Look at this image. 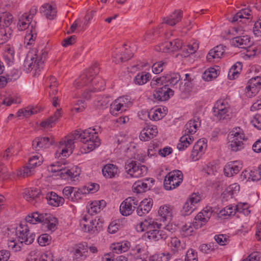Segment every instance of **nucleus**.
Wrapping results in <instances>:
<instances>
[{"label": "nucleus", "instance_id": "obj_1", "mask_svg": "<svg viewBox=\"0 0 261 261\" xmlns=\"http://www.w3.org/2000/svg\"><path fill=\"white\" fill-rule=\"evenodd\" d=\"M77 138L80 139V141L83 143L82 148L85 150V153L93 150L100 144V139L95 132V129L89 128L81 133L79 131H75L71 138L68 139L66 141H64V143L62 141L60 142V144H64L65 147L62 148L61 151L56 152L55 157L59 158L61 155L66 157L71 154L74 147V141Z\"/></svg>", "mask_w": 261, "mask_h": 261}, {"label": "nucleus", "instance_id": "obj_2", "mask_svg": "<svg viewBox=\"0 0 261 261\" xmlns=\"http://www.w3.org/2000/svg\"><path fill=\"white\" fill-rule=\"evenodd\" d=\"M213 212L212 207L206 206L195 217V221L193 224L189 223L182 226L180 230V234L184 237L192 235L194 229L201 227L210 219Z\"/></svg>", "mask_w": 261, "mask_h": 261}, {"label": "nucleus", "instance_id": "obj_3", "mask_svg": "<svg viewBox=\"0 0 261 261\" xmlns=\"http://www.w3.org/2000/svg\"><path fill=\"white\" fill-rule=\"evenodd\" d=\"M245 139V135L241 133L240 127L235 128L228 135V146L232 151L237 152L244 148L242 140Z\"/></svg>", "mask_w": 261, "mask_h": 261}, {"label": "nucleus", "instance_id": "obj_4", "mask_svg": "<svg viewBox=\"0 0 261 261\" xmlns=\"http://www.w3.org/2000/svg\"><path fill=\"white\" fill-rule=\"evenodd\" d=\"M126 172L132 177L138 178L147 173V168L141 165L139 163L133 160H128L125 164Z\"/></svg>", "mask_w": 261, "mask_h": 261}, {"label": "nucleus", "instance_id": "obj_5", "mask_svg": "<svg viewBox=\"0 0 261 261\" xmlns=\"http://www.w3.org/2000/svg\"><path fill=\"white\" fill-rule=\"evenodd\" d=\"M229 108V105L226 100L219 99L213 108V114L219 120H228L230 119Z\"/></svg>", "mask_w": 261, "mask_h": 261}, {"label": "nucleus", "instance_id": "obj_6", "mask_svg": "<svg viewBox=\"0 0 261 261\" xmlns=\"http://www.w3.org/2000/svg\"><path fill=\"white\" fill-rule=\"evenodd\" d=\"M46 53L42 52L40 55L35 54V57L29 54L23 63V70L26 72H30L33 68L35 70L39 69L44 62L43 58H45Z\"/></svg>", "mask_w": 261, "mask_h": 261}, {"label": "nucleus", "instance_id": "obj_7", "mask_svg": "<svg viewBox=\"0 0 261 261\" xmlns=\"http://www.w3.org/2000/svg\"><path fill=\"white\" fill-rule=\"evenodd\" d=\"M183 174L181 171L176 170L170 172L166 176L164 186L166 190H171L178 187L182 181Z\"/></svg>", "mask_w": 261, "mask_h": 261}, {"label": "nucleus", "instance_id": "obj_8", "mask_svg": "<svg viewBox=\"0 0 261 261\" xmlns=\"http://www.w3.org/2000/svg\"><path fill=\"white\" fill-rule=\"evenodd\" d=\"M15 234L18 241L21 243H25L26 245L32 244L34 240L35 236L29 232L28 226L27 225L20 224L17 227L15 230Z\"/></svg>", "mask_w": 261, "mask_h": 261}, {"label": "nucleus", "instance_id": "obj_9", "mask_svg": "<svg viewBox=\"0 0 261 261\" xmlns=\"http://www.w3.org/2000/svg\"><path fill=\"white\" fill-rule=\"evenodd\" d=\"M161 226V223H158L152 218H148L137 225L136 229L138 232L146 231V235L148 238L150 233L153 232V231L157 228L160 229Z\"/></svg>", "mask_w": 261, "mask_h": 261}, {"label": "nucleus", "instance_id": "obj_10", "mask_svg": "<svg viewBox=\"0 0 261 261\" xmlns=\"http://www.w3.org/2000/svg\"><path fill=\"white\" fill-rule=\"evenodd\" d=\"M138 204V201L136 198L128 197L121 203L120 206V212L123 216H129L134 211Z\"/></svg>", "mask_w": 261, "mask_h": 261}, {"label": "nucleus", "instance_id": "obj_11", "mask_svg": "<svg viewBox=\"0 0 261 261\" xmlns=\"http://www.w3.org/2000/svg\"><path fill=\"white\" fill-rule=\"evenodd\" d=\"M200 196L198 194L193 193L185 203L181 211L182 216L190 215L196 208L195 204L200 201Z\"/></svg>", "mask_w": 261, "mask_h": 261}, {"label": "nucleus", "instance_id": "obj_12", "mask_svg": "<svg viewBox=\"0 0 261 261\" xmlns=\"http://www.w3.org/2000/svg\"><path fill=\"white\" fill-rule=\"evenodd\" d=\"M174 91L168 88L166 85L161 87H157L153 93L154 99L159 101H165L168 100L170 96H173Z\"/></svg>", "mask_w": 261, "mask_h": 261}, {"label": "nucleus", "instance_id": "obj_13", "mask_svg": "<svg viewBox=\"0 0 261 261\" xmlns=\"http://www.w3.org/2000/svg\"><path fill=\"white\" fill-rule=\"evenodd\" d=\"M103 226V221L99 217H96L93 220L90 221V224H82L81 227L85 232H92L94 233L101 230Z\"/></svg>", "mask_w": 261, "mask_h": 261}, {"label": "nucleus", "instance_id": "obj_14", "mask_svg": "<svg viewBox=\"0 0 261 261\" xmlns=\"http://www.w3.org/2000/svg\"><path fill=\"white\" fill-rule=\"evenodd\" d=\"M55 143L54 140L49 137H37L32 142L33 148L35 150H39L42 148H49Z\"/></svg>", "mask_w": 261, "mask_h": 261}, {"label": "nucleus", "instance_id": "obj_15", "mask_svg": "<svg viewBox=\"0 0 261 261\" xmlns=\"http://www.w3.org/2000/svg\"><path fill=\"white\" fill-rule=\"evenodd\" d=\"M13 16L9 13H4L0 16V29H4V31H1L2 34L6 36L8 33L10 35V29L9 27L12 23Z\"/></svg>", "mask_w": 261, "mask_h": 261}, {"label": "nucleus", "instance_id": "obj_16", "mask_svg": "<svg viewBox=\"0 0 261 261\" xmlns=\"http://www.w3.org/2000/svg\"><path fill=\"white\" fill-rule=\"evenodd\" d=\"M95 81L96 80H93V79H91L89 76H88V74H85V73H84L83 74L81 75L79 79L75 81V82L73 83V85L76 88L78 89L88 85L91 82L93 83V84H95V90L98 91L102 90V89H103V86L99 87L96 83Z\"/></svg>", "mask_w": 261, "mask_h": 261}, {"label": "nucleus", "instance_id": "obj_17", "mask_svg": "<svg viewBox=\"0 0 261 261\" xmlns=\"http://www.w3.org/2000/svg\"><path fill=\"white\" fill-rule=\"evenodd\" d=\"M127 100L128 99L125 97H120L116 99L110 105V113L114 116H116L125 110L124 104Z\"/></svg>", "mask_w": 261, "mask_h": 261}, {"label": "nucleus", "instance_id": "obj_18", "mask_svg": "<svg viewBox=\"0 0 261 261\" xmlns=\"http://www.w3.org/2000/svg\"><path fill=\"white\" fill-rule=\"evenodd\" d=\"M171 226L169 225H166L162 229H156L153 231V232L149 233V236L148 238L152 241H158L160 240H165L168 236V233L170 232Z\"/></svg>", "mask_w": 261, "mask_h": 261}, {"label": "nucleus", "instance_id": "obj_19", "mask_svg": "<svg viewBox=\"0 0 261 261\" xmlns=\"http://www.w3.org/2000/svg\"><path fill=\"white\" fill-rule=\"evenodd\" d=\"M158 133L156 126L149 125L141 132L140 139L141 141H147L155 137Z\"/></svg>", "mask_w": 261, "mask_h": 261}, {"label": "nucleus", "instance_id": "obj_20", "mask_svg": "<svg viewBox=\"0 0 261 261\" xmlns=\"http://www.w3.org/2000/svg\"><path fill=\"white\" fill-rule=\"evenodd\" d=\"M250 39L248 35L237 36L231 39L230 43L235 47L246 48L252 44Z\"/></svg>", "mask_w": 261, "mask_h": 261}, {"label": "nucleus", "instance_id": "obj_21", "mask_svg": "<svg viewBox=\"0 0 261 261\" xmlns=\"http://www.w3.org/2000/svg\"><path fill=\"white\" fill-rule=\"evenodd\" d=\"M41 192L37 188H30L26 189L23 193V197L26 200L35 204L40 200Z\"/></svg>", "mask_w": 261, "mask_h": 261}, {"label": "nucleus", "instance_id": "obj_22", "mask_svg": "<svg viewBox=\"0 0 261 261\" xmlns=\"http://www.w3.org/2000/svg\"><path fill=\"white\" fill-rule=\"evenodd\" d=\"M134 55L133 50L131 47L125 48L124 51L118 54V53H114L113 57L114 58L113 61L116 63H122L130 59Z\"/></svg>", "mask_w": 261, "mask_h": 261}, {"label": "nucleus", "instance_id": "obj_23", "mask_svg": "<svg viewBox=\"0 0 261 261\" xmlns=\"http://www.w3.org/2000/svg\"><path fill=\"white\" fill-rule=\"evenodd\" d=\"M152 180L149 179H145V180H138L136 181L133 186V189L134 192L137 193H141L145 192L148 190L151 187V184Z\"/></svg>", "mask_w": 261, "mask_h": 261}, {"label": "nucleus", "instance_id": "obj_24", "mask_svg": "<svg viewBox=\"0 0 261 261\" xmlns=\"http://www.w3.org/2000/svg\"><path fill=\"white\" fill-rule=\"evenodd\" d=\"M225 48L222 45H218L209 51L208 53L206 59L209 62H212L214 59H219L224 55Z\"/></svg>", "mask_w": 261, "mask_h": 261}, {"label": "nucleus", "instance_id": "obj_25", "mask_svg": "<svg viewBox=\"0 0 261 261\" xmlns=\"http://www.w3.org/2000/svg\"><path fill=\"white\" fill-rule=\"evenodd\" d=\"M158 215L161 221H170L172 217V208L169 205L161 206L158 210Z\"/></svg>", "mask_w": 261, "mask_h": 261}, {"label": "nucleus", "instance_id": "obj_26", "mask_svg": "<svg viewBox=\"0 0 261 261\" xmlns=\"http://www.w3.org/2000/svg\"><path fill=\"white\" fill-rule=\"evenodd\" d=\"M182 17V11L180 10H175L169 17H164L163 23L174 26L181 20Z\"/></svg>", "mask_w": 261, "mask_h": 261}, {"label": "nucleus", "instance_id": "obj_27", "mask_svg": "<svg viewBox=\"0 0 261 261\" xmlns=\"http://www.w3.org/2000/svg\"><path fill=\"white\" fill-rule=\"evenodd\" d=\"M102 172L106 178H112L117 175L118 167L115 165L108 164L102 168Z\"/></svg>", "mask_w": 261, "mask_h": 261}, {"label": "nucleus", "instance_id": "obj_28", "mask_svg": "<svg viewBox=\"0 0 261 261\" xmlns=\"http://www.w3.org/2000/svg\"><path fill=\"white\" fill-rule=\"evenodd\" d=\"M46 198L49 204L54 206H58L64 202V199L59 196L56 193L51 192L46 194Z\"/></svg>", "mask_w": 261, "mask_h": 261}, {"label": "nucleus", "instance_id": "obj_29", "mask_svg": "<svg viewBox=\"0 0 261 261\" xmlns=\"http://www.w3.org/2000/svg\"><path fill=\"white\" fill-rule=\"evenodd\" d=\"M46 216L47 217V213L39 214L38 212H35L27 216L25 221L31 224H36L37 222L42 223L44 220H46L47 218Z\"/></svg>", "mask_w": 261, "mask_h": 261}, {"label": "nucleus", "instance_id": "obj_30", "mask_svg": "<svg viewBox=\"0 0 261 261\" xmlns=\"http://www.w3.org/2000/svg\"><path fill=\"white\" fill-rule=\"evenodd\" d=\"M40 12L44 15L47 19L51 20L56 16L57 11L50 5L45 4L40 7Z\"/></svg>", "mask_w": 261, "mask_h": 261}, {"label": "nucleus", "instance_id": "obj_31", "mask_svg": "<svg viewBox=\"0 0 261 261\" xmlns=\"http://www.w3.org/2000/svg\"><path fill=\"white\" fill-rule=\"evenodd\" d=\"M237 164V162L227 163L224 168V174L228 177H231L237 174L241 168Z\"/></svg>", "mask_w": 261, "mask_h": 261}, {"label": "nucleus", "instance_id": "obj_32", "mask_svg": "<svg viewBox=\"0 0 261 261\" xmlns=\"http://www.w3.org/2000/svg\"><path fill=\"white\" fill-rule=\"evenodd\" d=\"M194 141V138L192 136H187L183 134L180 138L179 143L177 145V148L179 150H184L188 147Z\"/></svg>", "mask_w": 261, "mask_h": 261}, {"label": "nucleus", "instance_id": "obj_33", "mask_svg": "<svg viewBox=\"0 0 261 261\" xmlns=\"http://www.w3.org/2000/svg\"><path fill=\"white\" fill-rule=\"evenodd\" d=\"M250 10L249 9H242L239 12H238L232 18V22H236L240 19V21L245 23L246 21L249 19Z\"/></svg>", "mask_w": 261, "mask_h": 261}, {"label": "nucleus", "instance_id": "obj_34", "mask_svg": "<svg viewBox=\"0 0 261 261\" xmlns=\"http://www.w3.org/2000/svg\"><path fill=\"white\" fill-rule=\"evenodd\" d=\"M32 19V17H30L27 14H23L20 18L17 24V28L19 31H23L27 29L29 24Z\"/></svg>", "mask_w": 261, "mask_h": 261}, {"label": "nucleus", "instance_id": "obj_35", "mask_svg": "<svg viewBox=\"0 0 261 261\" xmlns=\"http://www.w3.org/2000/svg\"><path fill=\"white\" fill-rule=\"evenodd\" d=\"M151 77L148 72H142L137 74L134 79V83L138 85H143L146 83Z\"/></svg>", "mask_w": 261, "mask_h": 261}, {"label": "nucleus", "instance_id": "obj_36", "mask_svg": "<svg viewBox=\"0 0 261 261\" xmlns=\"http://www.w3.org/2000/svg\"><path fill=\"white\" fill-rule=\"evenodd\" d=\"M47 218H46V220H44V221L42 223L45 225V227H47L48 230L51 231H55L56 229L57 220L49 214H47Z\"/></svg>", "mask_w": 261, "mask_h": 261}, {"label": "nucleus", "instance_id": "obj_37", "mask_svg": "<svg viewBox=\"0 0 261 261\" xmlns=\"http://www.w3.org/2000/svg\"><path fill=\"white\" fill-rule=\"evenodd\" d=\"M194 122L192 121H189L185 125L182 133L187 136H192L195 134L197 129L196 124H194Z\"/></svg>", "mask_w": 261, "mask_h": 261}, {"label": "nucleus", "instance_id": "obj_38", "mask_svg": "<svg viewBox=\"0 0 261 261\" xmlns=\"http://www.w3.org/2000/svg\"><path fill=\"white\" fill-rule=\"evenodd\" d=\"M164 116V113L162 112L161 108H157L155 110L152 109L148 112V117L149 118L154 121L161 119Z\"/></svg>", "mask_w": 261, "mask_h": 261}, {"label": "nucleus", "instance_id": "obj_39", "mask_svg": "<svg viewBox=\"0 0 261 261\" xmlns=\"http://www.w3.org/2000/svg\"><path fill=\"white\" fill-rule=\"evenodd\" d=\"M218 71L214 68H210L204 71L202 75V78L204 81H210L213 79L217 77Z\"/></svg>", "mask_w": 261, "mask_h": 261}, {"label": "nucleus", "instance_id": "obj_40", "mask_svg": "<svg viewBox=\"0 0 261 261\" xmlns=\"http://www.w3.org/2000/svg\"><path fill=\"white\" fill-rule=\"evenodd\" d=\"M237 210L236 206L228 205L220 211L219 215L221 216H233Z\"/></svg>", "mask_w": 261, "mask_h": 261}, {"label": "nucleus", "instance_id": "obj_41", "mask_svg": "<svg viewBox=\"0 0 261 261\" xmlns=\"http://www.w3.org/2000/svg\"><path fill=\"white\" fill-rule=\"evenodd\" d=\"M60 176L63 178H67L69 177L73 178L79 174L76 171L74 172L73 169H68L66 167L63 168V171L60 174Z\"/></svg>", "mask_w": 261, "mask_h": 261}, {"label": "nucleus", "instance_id": "obj_42", "mask_svg": "<svg viewBox=\"0 0 261 261\" xmlns=\"http://www.w3.org/2000/svg\"><path fill=\"white\" fill-rule=\"evenodd\" d=\"M4 97L5 98L3 100L2 103L6 105L7 106H10L12 103H20V100L19 98L15 97L11 94L4 95Z\"/></svg>", "mask_w": 261, "mask_h": 261}, {"label": "nucleus", "instance_id": "obj_43", "mask_svg": "<svg viewBox=\"0 0 261 261\" xmlns=\"http://www.w3.org/2000/svg\"><path fill=\"white\" fill-rule=\"evenodd\" d=\"M173 42L170 41H166L164 43L160 44L158 46L155 47V50L157 51L168 52L171 51V47Z\"/></svg>", "mask_w": 261, "mask_h": 261}, {"label": "nucleus", "instance_id": "obj_44", "mask_svg": "<svg viewBox=\"0 0 261 261\" xmlns=\"http://www.w3.org/2000/svg\"><path fill=\"white\" fill-rule=\"evenodd\" d=\"M153 204L152 200L150 198H145L139 204L141 208H143L144 213H149L151 210Z\"/></svg>", "mask_w": 261, "mask_h": 261}, {"label": "nucleus", "instance_id": "obj_45", "mask_svg": "<svg viewBox=\"0 0 261 261\" xmlns=\"http://www.w3.org/2000/svg\"><path fill=\"white\" fill-rule=\"evenodd\" d=\"M166 77L165 82L169 83V85L171 86L177 84L180 79V76L178 73H173Z\"/></svg>", "mask_w": 261, "mask_h": 261}, {"label": "nucleus", "instance_id": "obj_46", "mask_svg": "<svg viewBox=\"0 0 261 261\" xmlns=\"http://www.w3.org/2000/svg\"><path fill=\"white\" fill-rule=\"evenodd\" d=\"M51 238L47 233H44L38 238V242L42 246H45L50 243Z\"/></svg>", "mask_w": 261, "mask_h": 261}, {"label": "nucleus", "instance_id": "obj_47", "mask_svg": "<svg viewBox=\"0 0 261 261\" xmlns=\"http://www.w3.org/2000/svg\"><path fill=\"white\" fill-rule=\"evenodd\" d=\"M100 206L97 201L92 202L87 206V212L91 215L96 214L100 211Z\"/></svg>", "mask_w": 261, "mask_h": 261}, {"label": "nucleus", "instance_id": "obj_48", "mask_svg": "<svg viewBox=\"0 0 261 261\" xmlns=\"http://www.w3.org/2000/svg\"><path fill=\"white\" fill-rule=\"evenodd\" d=\"M214 239L216 242L221 246L225 245L229 242V237L226 234L216 235Z\"/></svg>", "mask_w": 261, "mask_h": 261}, {"label": "nucleus", "instance_id": "obj_49", "mask_svg": "<svg viewBox=\"0 0 261 261\" xmlns=\"http://www.w3.org/2000/svg\"><path fill=\"white\" fill-rule=\"evenodd\" d=\"M170 258L169 253H160L154 254L150 258V261H168Z\"/></svg>", "mask_w": 261, "mask_h": 261}, {"label": "nucleus", "instance_id": "obj_50", "mask_svg": "<svg viewBox=\"0 0 261 261\" xmlns=\"http://www.w3.org/2000/svg\"><path fill=\"white\" fill-rule=\"evenodd\" d=\"M166 77L165 76L156 78L154 77L152 80L150 82V86L152 88L156 89L157 87H161V86L165 83Z\"/></svg>", "mask_w": 261, "mask_h": 261}, {"label": "nucleus", "instance_id": "obj_51", "mask_svg": "<svg viewBox=\"0 0 261 261\" xmlns=\"http://www.w3.org/2000/svg\"><path fill=\"white\" fill-rule=\"evenodd\" d=\"M34 174V169L27 165L23 167L17 173L18 176L22 175L23 177L30 176Z\"/></svg>", "mask_w": 261, "mask_h": 261}, {"label": "nucleus", "instance_id": "obj_52", "mask_svg": "<svg viewBox=\"0 0 261 261\" xmlns=\"http://www.w3.org/2000/svg\"><path fill=\"white\" fill-rule=\"evenodd\" d=\"M75 189V188L71 187H65L63 190V193L65 197L72 201Z\"/></svg>", "mask_w": 261, "mask_h": 261}, {"label": "nucleus", "instance_id": "obj_53", "mask_svg": "<svg viewBox=\"0 0 261 261\" xmlns=\"http://www.w3.org/2000/svg\"><path fill=\"white\" fill-rule=\"evenodd\" d=\"M110 97L109 96H107L105 97H102L100 99L97 100L96 101L95 105L98 108L103 109L109 105L110 101Z\"/></svg>", "mask_w": 261, "mask_h": 261}, {"label": "nucleus", "instance_id": "obj_54", "mask_svg": "<svg viewBox=\"0 0 261 261\" xmlns=\"http://www.w3.org/2000/svg\"><path fill=\"white\" fill-rule=\"evenodd\" d=\"M260 88L259 87H253L247 85L246 87V92L248 96L252 97L255 95L259 91Z\"/></svg>", "mask_w": 261, "mask_h": 261}, {"label": "nucleus", "instance_id": "obj_55", "mask_svg": "<svg viewBox=\"0 0 261 261\" xmlns=\"http://www.w3.org/2000/svg\"><path fill=\"white\" fill-rule=\"evenodd\" d=\"M113 252L112 253H121L123 252H125L128 249V247H123L122 243H118L117 244H114L113 245L112 247Z\"/></svg>", "mask_w": 261, "mask_h": 261}, {"label": "nucleus", "instance_id": "obj_56", "mask_svg": "<svg viewBox=\"0 0 261 261\" xmlns=\"http://www.w3.org/2000/svg\"><path fill=\"white\" fill-rule=\"evenodd\" d=\"M198 48V44L196 42H194L192 44L188 45L187 46V50L188 51V50H189V51H188V53H186V54H184V57H188L190 54L195 53Z\"/></svg>", "mask_w": 261, "mask_h": 261}, {"label": "nucleus", "instance_id": "obj_57", "mask_svg": "<svg viewBox=\"0 0 261 261\" xmlns=\"http://www.w3.org/2000/svg\"><path fill=\"white\" fill-rule=\"evenodd\" d=\"M251 123L257 129L261 130V115H255L251 120Z\"/></svg>", "mask_w": 261, "mask_h": 261}, {"label": "nucleus", "instance_id": "obj_58", "mask_svg": "<svg viewBox=\"0 0 261 261\" xmlns=\"http://www.w3.org/2000/svg\"><path fill=\"white\" fill-rule=\"evenodd\" d=\"M41 163L42 161L39 160V157L36 155L33 156L30 159L28 165L34 169L36 167L40 166Z\"/></svg>", "mask_w": 261, "mask_h": 261}, {"label": "nucleus", "instance_id": "obj_59", "mask_svg": "<svg viewBox=\"0 0 261 261\" xmlns=\"http://www.w3.org/2000/svg\"><path fill=\"white\" fill-rule=\"evenodd\" d=\"M248 49L247 50V56L249 57L254 56L257 54H258L260 51V47L257 48L256 46H248Z\"/></svg>", "mask_w": 261, "mask_h": 261}, {"label": "nucleus", "instance_id": "obj_60", "mask_svg": "<svg viewBox=\"0 0 261 261\" xmlns=\"http://www.w3.org/2000/svg\"><path fill=\"white\" fill-rule=\"evenodd\" d=\"M200 250L204 253H208L215 249L213 243L203 244L199 246Z\"/></svg>", "mask_w": 261, "mask_h": 261}, {"label": "nucleus", "instance_id": "obj_61", "mask_svg": "<svg viewBox=\"0 0 261 261\" xmlns=\"http://www.w3.org/2000/svg\"><path fill=\"white\" fill-rule=\"evenodd\" d=\"M84 252V245L83 244H80L76 246L74 248V255L76 258L82 257Z\"/></svg>", "mask_w": 261, "mask_h": 261}, {"label": "nucleus", "instance_id": "obj_62", "mask_svg": "<svg viewBox=\"0 0 261 261\" xmlns=\"http://www.w3.org/2000/svg\"><path fill=\"white\" fill-rule=\"evenodd\" d=\"M86 106V103L84 100H79L76 101L72 110H74L77 113L81 112L83 111V110L85 109Z\"/></svg>", "mask_w": 261, "mask_h": 261}, {"label": "nucleus", "instance_id": "obj_63", "mask_svg": "<svg viewBox=\"0 0 261 261\" xmlns=\"http://www.w3.org/2000/svg\"><path fill=\"white\" fill-rule=\"evenodd\" d=\"M206 146V145L204 144L203 141L199 140L195 144L193 147L195 148L196 150L199 151L200 155H202Z\"/></svg>", "mask_w": 261, "mask_h": 261}, {"label": "nucleus", "instance_id": "obj_64", "mask_svg": "<svg viewBox=\"0 0 261 261\" xmlns=\"http://www.w3.org/2000/svg\"><path fill=\"white\" fill-rule=\"evenodd\" d=\"M247 85L261 88V77L256 76L251 78L248 82Z\"/></svg>", "mask_w": 261, "mask_h": 261}]
</instances>
